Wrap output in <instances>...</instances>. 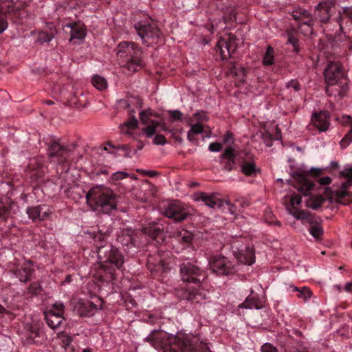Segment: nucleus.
Instances as JSON below:
<instances>
[{
    "mask_svg": "<svg viewBox=\"0 0 352 352\" xmlns=\"http://www.w3.org/2000/svg\"><path fill=\"white\" fill-rule=\"evenodd\" d=\"M236 40L235 36L228 34L227 37L221 38L218 41L215 50L219 53L222 60H227L232 57V54L237 47Z\"/></svg>",
    "mask_w": 352,
    "mask_h": 352,
    "instance_id": "obj_12",
    "label": "nucleus"
},
{
    "mask_svg": "<svg viewBox=\"0 0 352 352\" xmlns=\"http://www.w3.org/2000/svg\"><path fill=\"white\" fill-rule=\"evenodd\" d=\"M261 352H278L277 349L270 343H265L261 346Z\"/></svg>",
    "mask_w": 352,
    "mask_h": 352,
    "instance_id": "obj_60",
    "label": "nucleus"
},
{
    "mask_svg": "<svg viewBox=\"0 0 352 352\" xmlns=\"http://www.w3.org/2000/svg\"><path fill=\"white\" fill-rule=\"evenodd\" d=\"M138 121L134 114L131 115V118L129 120L124 122L120 126L122 133H128L127 131H124V129L127 128L129 129L133 130L138 127Z\"/></svg>",
    "mask_w": 352,
    "mask_h": 352,
    "instance_id": "obj_41",
    "label": "nucleus"
},
{
    "mask_svg": "<svg viewBox=\"0 0 352 352\" xmlns=\"http://www.w3.org/2000/svg\"><path fill=\"white\" fill-rule=\"evenodd\" d=\"M153 142L156 145H164L166 143V140L163 135L157 134L154 138Z\"/></svg>",
    "mask_w": 352,
    "mask_h": 352,
    "instance_id": "obj_59",
    "label": "nucleus"
},
{
    "mask_svg": "<svg viewBox=\"0 0 352 352\" xmlns=\"http://www.w3.org/2000/svg\"><path fill=\"white\" fill-rule=\"evenodd\" d=\"M329 113L327 111L314 113L311 122L320 131H326L329 126Z\"/></svg>",
    "mask_w": 352,
    "mask_h": 352,
    "instance_id": "obj_21",
    "label": "nucleus"
},
{
    "mask_svg": "<svg viewBox=\"0 0 352 352\" xmlns=\"http://www.w3.org/2000/svg\"><path fill=\"white\" fill-rule=\"evenodd\" d=\"M321 174L322 169L318 168H312L304 173H296L298 184L295 186V188L304 195H308L310 190L314 186V182L308 177H316Z\"/></svg>",
    "mask_w": 352,
    "mask_h": 352,
    "instance_id": "obj_11",
    "label": "nucleus"
},
{
    "mask_svg": "<svg viewBox=\"0 0 352 352\" xmlns=\"http://www.w3.org/2000/svg\"><path fill=\"white\" fill-rule=\"evenodd\" d=\"M220 158L224 160L223 169L226 171H231L236 168V152L231 147H227L221 153Z\"/></svg>",
    "mask_w": 352,
    "mask_h": 352,
    "instance_id": "obj_20",
    "label": "nucleus"
},
{
    "mask_svg": "<svg viewBox=\"0 0 352 352\" xmlns=\"http://www.w3.org/2000/svg\"><path fill=\"white\" fill-rule=\"evenodd\" d=\"M142 231L153 240H162L164 237L163 226L155 222L148 223L142 228Z\"/></svg>",
    "mask_w": 352,
    "mask_h": 352,
    "instance_id": "obj_19",
    "label": "nucleus"
},
{
    "mask_svg": "<svg viewBox=\"0 0 352 352\" xmlns=\"http://www.w3.org/2000/svg\"><path fill=\"white\" fill-rule=\"evenodd\" d=\"M239 308L260 309L262 308L261 300L255 296H249L246 300L238 306Z\"/></svg>",
    "mask_w": 352,
    "mask_h": 352,
    "instance_id": "obj_31",
    "label": "nucleus"
},
{
    "mask_svg": "<svg viewBox=\"0 0 352 352\" xmlns=\"http://www.w3.org/2000/svg\"><path fill=\"white\" fill-rule=\"evenodd\" d=\"M170 117V122H175L177 120H182L183 113L179 110H173V111H168Z\"/></svg>",
    "mask_w": 352,
    "mask_h": 352,
    "instance_id": "obj_52",
    "label": "nucleus"
},
{
    "mask_svg": "<svg viewBox=\"0 0 352 352\" xmlns=\"http://www.w3.org/2000/svg\"><path fill=\"white\" fill-rule=\"evenodd\" d=\"M292 16L295 21H298V23L302 21H313L311 14L305 9L298 8L293 10Z\"/></svg>",
    "mask_w": 352,
    "mask_h": 352,
    "instance_id": "obj_25",
    "label": "nucleus"
},
{
    "mask_svg": "<svg viewBox=\"0 0 352 352\" xmlns=\"http://www.w3.org/2000/svg\"><path fill=\"white\" fill-rule=\"evenodd\" d=\"M127 176H128V174L126 173L122 172V171H118V172L113 173V179L114 180H118V179H121L123 178H126Z\"/></svg>",
    "mask_w": 352,
    "mask_h": 352,
    "instance_id": "obj_64",
    "label": "nucleus"
},
{
    "mask_svg": "<svg viewBox=\"0 0 352 352\" xmlns=\"http://www.w3.org/2000/svg\"><path fill=\"white\" fill-rule=\"evenodd\" d=\"M341 31L344 28L352 25V7H342L339 11L338 16L335 18Z\"/></svg>",
    "mask_w": 352,
    "mask_h": 352,
    "instance_id": "obj_18",
    "label": "nucleus"
},
{
    "mask_svg": "<svg viewBox=\"0 0 352 352\" xmlns=\"http://www.w3.org/2000/svg\"><path fill=\"white\" fill-rule=\"evenodd\" d=\"M274 62V49L271 46L267 47L265 56L263 59L264 65H271Z\"/></svg>",
    "mask_w": 352,
    "mask_h": 352,
    "instance_id": "obj_43",
    "label": "nucleus"
},
{
    "mask_svg": "<svg viewBox=\"0 0 352 352\" xmlns=\"http://www.w3.org/2000/svg\"><path fill=\"white\" fill-rule=\"evenodd\" d=\"M134 28L142 43L148 45L158 43L162 36V32L154 23H142L139 22L134 25Z\"/></svg>",
    "mask_w": 352,
    "mask_h": 352,
    "instance_id": "obj_6",
    "label": "nucleus"
},
{
    "mask_svg": "<svg viewBox=\"0 0 352 352\" xmlns=\"http://www.w3.org/2000/svg\"><path fill=\"white\" fill-rule=\"evenodd\" d=\"M47 145V155L52 161L59 164L66 163L71 155V151L66 145L60 144L59 140L52 139L45 143Z\"/></svg>",
    "mask_w": 352,
    "mask_h": 352,
    "instance_id": "obj_7",
    "label": "nucleus"
},
{
    "mask_svg": "<svg viewBox=\"0 0 352 352\" xmlns=\"http://www.w3.org/2000/svg\"><path fill=\"white\" fill-rule=\"evenodd\" d=\"M336 1V0H322L316 6V17L323 23H327L332 14L335 13Z\"/></svg>",
    "mask_w": 352,
    "mask_h": 352,
    "instance_id": "obj_14",
    "label": "nucleus"
},
{
    "mask_svg": "<svg viewBox=\"0 0 352 352\" xmlns=\"http://www.w3.org/2000/svg\"><path fill=\"white\" fill-rule=\"evenodd\" d=\"M54 36L46 32H41L38 34L37 41L40 43L50 42L52 40Z\"/></svg>",
    "mask_w": 352,
    "mask_h": 352,
    "instance_id": "obj_47",
    "label": "nucleus"
},
{
    "mask_svg": "<svg viewBox=\"0 0 352 352\" xmlns=\"http://www.w3.org/2000/svg\"><path fill=\"white\" fill-rule=\"evenodd\" d=\"M144 340L163 352H212L197 336L184 333L171 336L161 330H154Z\"/></svg>",
    "mask_w": 352,
    "mask_h": 352,
    "instance_id": "obj_1",
    "label": "nucleus"
},
{
    "mask_svg": "<svg viewBox=\"0 0 352 352\" xmlns=\"http://www.w3.org/2000/svg\"><path fill=\"white\" fill-rule=\"evenodd\" d=\"M238 259L240 263L251 265L255 261L254 251L252 248L248 247L243 253H240Z\"/></svg>",
    "mask_w": 352,
    "mask_h": 352,
    "instance_id": "obj_28",
    "label": "nucleus"
},
{
    "mask_svg": "<svg viewBox=\"0 0 352 352\" xmlns=\"http://www.w3.org/2000/svg\"><path fill=\"white\" fill-rule=\"evenodd\" d=\"M71 36L69 41L74 42V43H78V41H82L85 37L86 33L83 28L77 27L76 24H74L71 27Z\"/></svg>",
    "mask_w": 352,
    "mask_h": 352,
    "instance_id": "obj_29",
    "label": "nucleus"
},
{
    "mask_svg": "<svg viewBox=\"0 0 352 352\" xmlns=\"http://www.w3.org/2000/svg\"><path fill=\"white\" fill-rule=\"evenodd\" d=\"M98 258L103 270L113 278L116 269H120L124 264V256L121 252L112 244H107L98 251Z\"/></svg>",
    "mask_w": 352,
    "mask_h": 352,
    "instance_id": "obj_5",
    "label": "nucleus"
},
{
    "mask_svg": "<svg viewBox=\"0 0 352 352\" xmlns=\"http://www.w3.org/2000/svg\"><path fill=\"white\" fill-rule=\"evenodd\" d=\"M132 102V101L131 100V99H127V100H120L119 101V103L121 106H122L125 109H129V113L131 115L132 114H134L135 113V111L134 110H131V103Z\"/></svg>",
    "mask_w": 352,
    "mask_h": 352,
    "instance_id": "obj_57",
    "label": "nucleus"
},
{
    "mask_svg": "<svg viewBox=\"0 0 352 352\" xmlns=\"http://www.w3.org/2000/svg\"><path fill=\"white\" fill-rule=\"evenodd\" d=\"M145 120H148L149 125L144 128L142 132L147 138H151L157 132V126L160 125V122L151 120L150 117H145Z\"/></svg>",
    "mask_w": 352,
    "mask_h": 352,
    "instance_id": "obj_33",
    "label": "nucleus"
},
{
    "mask_svg": "<svg viewBox=\"0 0 352 352\" xmlns=\"http://www.w3.org/2000/svg\"><path fill=\"white\" fill-rule=\"evenodd\" d=\"M32 269L30 267H25L22 270H17L16 272V276L19 278L21 282L26 283L29 280V277L32 274Z\"/></svg>",
    "mask_w": 352,
    "mask_h": 352,
    "instance_id": "obj_42",
    "label": "nucleus"
},
{
    "mask_svg": "<svg viewBox=\"0 0 352 352\" xmlns=\"http://www.w3.org/2000/svg\"><path fill=\"white\" fill-rule=\"evenodd\" d=\"M70 89H73V87L70 85H67L61 89L60 94L63 96V99L66 100L71 106L77 107L78 105L76 93L72 91L68 92Z\"/></svg>",
    "mask_w": 352,
    "mask_h": 352,
    "instance_id": "obj_27",
    "label": "nucleus"
},
{
    "mask_svg": "<svg viewBox=\"0 0 352 352\" xmlns=\"http://www.w3.org/2000/svg\"><path fill=\"white\" fill-rule=\"evenodd\" d=\"M287 43H289L293 47V50L295 52H298L300 50L299 45H298V39L293 36L292 34H288V40Z\"/></svg>",
    "mask_w": 352,
    "mask_h": 352,
    "instance_id": "obj_49",
    "label": "nucleus"
},
{
    "mask_svg": "<svg viewBox=\"0 0 352 352\" xmlns=\"http://www.w3.org/2000/svg\"><path fill=\"white\" fill-rule=\"evenodd\" d=\"M324 76L327 95L343 98L348 91L349 79L342 65L337 61L329 62L324 71Z\"/></svg>",
    "mask_w": 352,
    "mask_h": 352,
    "instance_id": "obj_2",
    "label": "nucleus"
},
{
    "mask_svg": "<svg viewBox=\"0 0 352 352\" xmlns=\"http://www.w3.org/2000/svg\"><path fill=\"white\" fill-rule=\"evenodd\" d=\"M180 274L184 283L199 284L204 280V272L197 266L190 262L184 263L180 265Z\"/></svg>",
    "mask_w": 352,
    "mask_h": 352,
    "instance_id": "obj_9",
    "label": "nucleus"
},
{
    "mask_svg": "<svg viewBox=\"0 0 352 352\" xmlns=\"http://www.w3.org/2000/svg\"><path fill=\"white\" fill-rule=\"evenodd\" d=\"M106 236V234H102L101 232L93 234V239L94 241L96 248H97V252L100 251L102 248L106 246L107 244H110L107 242Z\"/></svg>",
    "mask_w": 352,
    "mask_h": 352,
    "instance_id": "obj_36",
    "label": "nucleus"
},
{
    "mask_svg": "<svg viewBox=\"0 0 352 352\" xmlns=\"http://www.w3.org/2000/svg\"><path fill=\"white\" fill-rule=\"evenodd\" d=\"M134 230L131 229H124L118 236V241L123 246H129L133 243Z\"/></svg>",
    "mask_w": 352,
    "mask_h": 352,
    "instance_id": "obj_26",
    "label": "nucleus"
},
{
    "mask_svg": "<svg viewBox=\"0 0 352 352\" xmlns=\"http://www.w3.org/2000/svg\"><path fill=\"white\" fill-rule=\"evenodd\" d=\"M44 313H53L54 314L62 315L63 316L65 313V306L62 302H56L52 305V307Z\"/></svg>",
    "mask_w": 352,
    "mask_h": 352,
    "instance_id": "obj_44",
    "label": "nucleus"
},
{
    "mask_svg": "<svg viewBox=\"0 0 352 352\" xmlns=\"http://www.w3.org/2000/svg\"><path fill=\"white\" fill-rule=\"evenodd\" d=\"M309 230L310 234L317 240L320 239L323 234V229L320 225H313Z\"/></svg>",
    "mask_w": 352,
    "mask_h": 352,
    "instance_id": "obj_45",
    "label": "nucleus"
},
{
    "mask_svg": "<svg viewBox=\"0 0 352 352\" xmlns=\"http://www.w3.org/2000/svg\"><path fill=\"white\" fill-rule=\"evenodd\" d=\"M41 333V331L38 327H32L30 329V335L28 336L26 339L27 344H36L38 341L36 340V338L40 337Z\"/></svg>",
    "mask_w": 352,
    "mask_h": 352,
    "instance_id": "obj_38",
    "label": "nucleus"
},
{
    "mask_svg": "<svg viewBox=\"0 0 352 352\" xmlns=\"http://www.w3.org/2000/svg\"><path fill=\"white\" fill-rule=\"evenodd\" d=\"M210 268L212 272L221 275H228L234 272L232 263L225 256H213L209 261Z\"/></svg>",
    "mask_w": 352,
    "mask_h": 352,
    "instance_id": "obj_13",
    "label": "nucleus"
},
{
    "mask_svg": "<svg viewBox=\"0 0 352 352\" xmlns=\"http://www.w3.org/2000/svg\"><path fill=\"white\" fill-rule=\"evenodd\" d=\"M116 148L118 150L124 151L125 152L124 154L123 155L124 157H130L131 150L129 149V145H127V144L119 145L118 146L116 147Z\"/></svg>",
    "mask_w": 352,
    "mask_h": 352,
    "instance_id": "obj_62",
    "label": "nucleus"
},
{
    "mask_svg": "<svg viewBox=\"0 0 352 352\" xmlns=\"http://www.w3.org/2000/svg\"><path fill=\"white\" fill-rule=\"evenodd\" d=\"M342 124L347 129H351L352 117L351 116H344L341 120Z\"/></svg>",
    "mask_w": 352,
    "mask_h": 352,
    "instance_id": "obj_55",
    "label": "nucleus"
},
{
    "mask_svg": "<svg viewBox=\"0 0 352 352\" xmlns=\"http://www.w3.org/2000/svg\"><path fill=\"white\" fill-rule=\"evenodd\" d=\"M146 267L152 276L157 278L167 274L171 270L169 262L163 258L162 254L160 252L148 256Z\"/></svg>",
    "mask_w": 352,
    "mask_h": 352,
    "instance_id": "obj_8",
    "label": "nucleus"
},
{
    "mask_svg": "<svg viewBox=\"0 0 352 352\" xmlns=\"http://www.w3.org/2000/svg\"><path fill=\"white\" fill-rule=\"evenodd\" d=\"M117 55L121 67L130 72H136L144 67L142 51L132 41H123L117 47Z\"/></svg>",
    "mask_w": 352,
    "mask_h": 352,
    "instance_id": "obj_4",
    "label": "nucleus"
},
{
    "mask_svg": "<svg viewBox=\"0 0 352 352\" xmlns=\"http://www.w3.org/2000/svg\"><path fill=\"white\" fill-rule=\"evenodd\" d=\"M262 140H263V142L265 144L270 147L272 146V135L268 133V132H264L261 135Z\"/></svg>",
    "mask_w": 352,
    "mask_h": 352,
    "instance_id": "obj_54",
    "label": "nucleus"
},
{
    "mask_svg": "<svg viewBox=\"0 0 352 352\" xmlns=\"http://www.w3.org/2000/svg\"><path fill=\"white\" fill-rule=\"evenodd\" d=\"M10 215V210L8 206L0 202V220L6 221Z\"/></svg>",
    "mask_w": 352,
    "mask_h": 352,
    "instance_id": "obj_46",
    "label": "nucleus"
},
{
    "mask_svg": "<svg viewBox=\"0 0 352 352\" xmlns=\"http://www.w3.org/2000/svg\"><path fill=\"white\" fill-rule=\"evenodd\" d=\"M162 213L164 216L177 222L185 220L189 214L187 208L177 200L164 206Z\"/></svg>",
    "mask_w": 352,
    "mask_h": 352,
    "instance_id": "obj_10",
    "label": "nucleus"
},
{
    "mask_svg": "<svg viewBox=\"0 0 352 352\" xmlns=\"http://www.w3.org/2000/svg\"><path fill=\"white\" fill-rule=\"evenodd\" d=\"M241 170L247 176H253L260 173V169L256 168L254 162L250 161H244L241 165Z\"/></svg>",
    "mask_w": 352,
    "mask_h": 352,
    "instance_id": "obj_30",
    "label": "nucleus"
},
{
    "mask_svg": "<svg viewBox=\"0 0 352 352\" xmlns=\"http://www.w3.org/2000/svg\"><path fill=\"white\" fill-rule=\"evenodd\" d=\"M335 195L338 198V202L344 205H347L352 202V193L347 192L344 189H338L335 192Z\"/></svg>",
    "mask_w": 352,
    "mask_h": 352,
    "instance_id": "obj_32",
    "label": "nucleus"
},
{
    "mask_svg": "<svg viewBox=\"0 0 352 352\" xmlns=\"http://www.w3.org/2000/svg\"><path fill=\"white\" fill-rule=\"evenodd\" d=\"M41 291V286L39 283L38 282H34L32 283L28 287V292L37 295L39 294Z\"/></svg>",
    "mask_w": 352,
    "mask_h": 352,
    "instance_id": "obj_51",
    "label": "nucleus"
},
{
    "mask_svg": "<svg viewBox=\"0 0 352 352\" xmlns=\"http://www.w3.org/2000/svg\"><path fill=\"white\" fill-rule=\"evenodd\" d=\"M27 169L30 171H36L35 175L37 177H41L43 174V164L38 159H32L27 166Z\"/></svg>",
    "mask_w": 352,
    "mask_h": 352,
    "instance_id": "obj_35",
    "label": "nucleus"
},
{
    "mask_svg": "<svg viewBox=\"0 0 352 352\" xmlns=\"http://www.w3.org/2000/svg\"><path fill=\"white\" fill-rule=\"evenodd\" d=\"M156 116L157 114L154 113L151 109L142 111L140 113V119L142 124H146L148 123V120H145V117Z\"/></svg>",
    "mask_w": 352,
    "mask_h": 352,
    "instance_id": "obj_48",
    "label": "nucleus"
},
{
    "mask_svg": "<svg viewBox=\"0 0 352 352\" xmlns=\"http://www.w3.org/2000/svg\"><path fill=\"white\" fill-rule=\"evenodd\" d=\"M313 21H302L298 23V30L304 35H309L313 33Z\"/></svg>",
    "mask_w": 352,
    "mask_h": 352,
    "instance_id": "obj_39",
    "label": "nucleus"
},
{
    "mask_svg": "<svg viewBox=\"0 0 352 352\" xmlns=\"http://www.w3.org/2000/svg\"><path fill=\"white\" fill-rule=\"evenodd\" d=\"M289 214L295 217L297 219L306 220L309 223H312L313 217L310 212L306 210H292V208H287Z\"/></svg>",
    "mask_w": 352,
    "mask_h": 352,
    "instance_id": "obj_34",
    "label": "nucleus"
},
{
    "mask_svg": "<svg viewBox=\"0 0 352 352\" xmlns=\"http://www.w3.org/2000/svg\"><path fill=\"white\" fill-rule=\"evenodd\" d=\"M180 298L192 303L201 304L207 299L206 292L200 288H185L181 290Z\"/></svg>",
    "mask_w": 352,
    "mask_h": 352,
    "instance_id": "obj_16",
    "label": "nucleus"
},
{
    "mask_svg": "<svg viewBox=\"0 0 352 352\" xmlns=\"http://www.w3.org/2000/svg\"><path fill=\"white\" fill-rule=\"evenodd\" d=\"M52 213L51 207L46 204L31 206L27 208V214L34 222L44 221L48 219Z\"/></svg>",
    "mask_w": 352,
    "mask_h": 352,
    "instance_id": "obj_15",
    "label": "nucleus"
},
{
    "mask_svg": "<svg viewBox=\"0 0 352 352\" xmlns=\"http://www.w3.org/2000/svg\"><path fill=\"white\" fill-rule=\"evenodd\" d=\"M325 199L322 196H317L316 197H315L313 202L310 204L309 207L314 210H316L322 205Z\"/></svg>",
    "mask_w": 352,
    "mask_h": 352,
    "instance_id": "obj_50",
    "label": "nucleus"
},
{
    "mask_svg": "<svg viewBox=\"0 0 352 352\" xmlns=\"http://www.w3.org/2000/svg\"><path fill=\"white\" fill-rule=\"evenodd\" d=\"M91 83L100 91L104 90L107 87V82L106 79L100 75H95L92 78Z\"/></svg>",
    "mask_w": 352,
    "mask_h": 352,
    "instance_id": "obj_37",
    "label": "nucleus"
},
{
    "mask_svg": "<svg viewBox=\"0 0 352 352\" xmlns=\"http://www.w3.org/2000/svg\"><path fill=\"white\" fill-rule=\"evenodd\" d=\"M208 148L212 152H218L221 150L222 145L219 142H212L210 144Z\"/></svg>",
    "mask_w": 352,
    "mask_h": 352,
    "instance_id": "obj_61",
    "label": "nucleus"
},
{
    "mask_svg": "<svg viewBox=\"0 0 352 352\" xmlns=\"http://www.w3.org/2000/svg\"><path fill=\"white\" fill-rule=\"evenodd\" d=\"M340 175L352 181V168H345L343 170L340 172Z\"/></svg>",
    "mask_w": 352,
    "mask_h": 352,
    "instance_id": "obj_58",
    "label": "nucleus"
},
{
    "mask_svg": "<svg viewBox=\"0 0 352 352\" xmlns=\"http://www.w3.org/2000/svg\"><path fill=\"white\" fill-rule=\"evenodd\" d=\"M286 87L287 89H292L295 91H298L300 90V84L298 80L296 79H292L286 84Z\"/></svg>",
    "mask_w": 352,
    "mask_h": 352,
    "instance_id": "obj_53",
    "label": "nucleus"
},
{
    "mask_svg": "<svg viewBox=\"0 0 352 352\" xmlns=\"http://www.w3.org/2000/svg\"><path fill=\"white\" fill-rule=\"evenodd\" d=\"M25 14L26 12L23 9H20L19 7L12 3L8 6L6 12L3 14V17L6 21L10 19L14 23H19L25 16Z\"/></svg>",
    "mask_w": 352,
    "mask_h": 352,
    "instance_id": "obj_22",
    "label": "nucleus"
},
{
    "mask_svg": "<svg viewBox=\"0 0 352 352\" xmlns=\"http://www.w3.org/2000/svg\"><path fill=\"white\" fill-rule=\"evenodd\" d=\"M96 302L79 301L76 305V309L80 316L91 317L94 315L96 311L100 309L102 307L100 299L97 298Z\"/></svg>",
    "mask_w": 352,
    "mask_h": 352,
    "instance_id": "obj_17",
    "label": "nucleus"
},
{
    "mask_svg": "<svg viewBox=\"0 0 352 352\" xmlns=\"http://www.w3.org/2000/svg\"><path fill=\"white\" fill-rule=\"evenodd\" d=\"M293 292H298V294L297 295L298 298H302L304 300H307L311 298L312 295V292L310 289L307 287H302L301 288H298L296 286H291Z\"/></svg>",
    "mask_w": 352,
    "mask_h": 352,
    "instance_id": "obj_40",
    "label": "nucleus"
},
{
    "mask_svg": "<svg viewBox=\"0 0 352 352\" xmlns=\"http://www.w3.org/2000/svg\"><path fill=\"white\" fill-rule=\"evenodd\" d=\"M203 131H204L203 126L199 123H197V124H192L191 126L190 130L188 132H190L192 134L196 135V134H201L203 133Z\"/></svg>",
    "mask_w": 352,
    "mask_h": 352,
    "instance_id": "obj_56",
    "label": "nucleus"
},
{
    "mask_svg": "<svg viewBox=\"0 0 352 352\" xmlns=\"http://www.w3.org/2000/svg\"><path fill=\"white\" fill-rule=\"evenodd\" d=\"M197 200H201L205 204L210 208H221L223 206L222 200L217 198L214 194H207L206 192H201L199 195Z\"/></svg>",
    "mask_w": 352,
    "mask_h": 352,
    "instance_id": "obj_23",
    "label": "nucleus"
},
{
    "mask_svg": "<svg viewBox=\"0 0 352 352\" xmlns=\"http://www.w3.org/2000/svg\"><path fill=\"white\" fill-rule=\"evenodd\" d=\"M8 25V22L3 17V14L0 12V34L7 29Z\"/></svg>",
    "mask_w": 352,
    "mask_h": 352,
    "instance_id": "obj_63",
    "label": "nucleus"
},
{
    "mask_svg": "<svg viewBox=\"0 0 352 352\" xmlns=\"http://www.w3.org/2000/svg\"><path fill=\"white\" fill-rule=\"evenodd\" d=\"M44 314L46 323L52 329L58 328L64 320V316L62 315L53 313H44Z\"/></svg>",
    "mask_w": 352,
    "mask_h": 352,
    "instance_id": "obj_24",
    "label": "nucleus"
},
{
    "mask_svg": "<svg viewBox=\"0 0 352 352\" xmlns=\"http://www.w3.org/2000/svg\"><path fill=\"white\" fill-rule=\"evenodd\" d=\"M86 200L93 210L104 214H109L117 208V195L111 189L104 186L91 188L86 195Z\"/></svg>",
    "mask_w": 352,
    "mask_h": 352,
    "instance_id": "obj_3",
    "label": "nucleus"
}]
</instances>
